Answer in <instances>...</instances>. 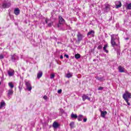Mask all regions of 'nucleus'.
<instances>
[{
    "mask_svg": "<svg viewBox=\"0 0 131 131\" xmlns=\"http://www.w3.org/2000/svg\"><path fill=\"white\" fill-rule=\"evenodd\" d=\"M117 38V35H111V43L112 47H114L115 46H117V49H115V51L117 52V54L118 56L120 55V47H119V45H117L116 42H115V39Z\"/></svg>",
    "mask_w": 131,
    "mask_h": 131,
    "instance_id": "1",
    "label": "nucleus"
},
{
    "mask_svg": "<svg viewBox=\"0 0 131 131\" xmlns=\"http://www.w3.org/2000/svg\"><path fill=\"white\" fill-rule=\"evenodd\" d=\"M123 98L127 103L128 106H130V103L128 102V99L131 98V93L128 91H126L125 93L123 95Z\"/></svg>",
    "mask_w": 131,
    "mask_h": 131,
    "instance_id": "2",
    "label": "nucleus"
},
{
    "mask_svg": "<svg viewBox=\"0 0 131 131\" xmlns=\"http://www.w3.org/2000/svg\"><path fill=\"white\" fill-rule=\"evenodd\" d=\"M92 94H83L82 96V98L83 101H85V100H88V101H91V97Z\"/></svg>",
    "mask_w": 131,
    "mask_h": 131,
    "instance_id": "3",
    "label": "nucleus"
},
{
    "mask_svg": "<svg viewBox=\"0 0 131 131\" xmlns=\"http://www.w3.org/2000/svg\"><path fill=\"white\" fill-rule=\"evenodd\" d=\"M25 85L28 91H31V90H32V86H31V83H30V81H26Z\"/></svg>",
    "mask_w": 131,
    "mask_h": 131,
    "instance_id": "4",
    "label": "nucleus"
},
{
    "mask_svg": "<svg viewBox=\"0 0 131 131\" xmlns=\"http://www.w3.org/2000/svg\"><path fill=\"white\" fill-rule=\"evenodd\" d=\"M118 69L119 70V72H120L121 73H123L125 72V69L123 67H122L121 66H119L118 67Z\"/></svg>",
    "mask_w": 131,
    "mask_h": 131,
    "instance_id": "5",
    "label": "nucleus"
},
{
    "mask_svg": "<svg viewBox=\"0 0 131 131\" xmlns=\"http://www.w3.org/2000/svg\"><path fill=\"white\" fill-rule=\"evenodd\" d=\"M2 7H3V8H10V7H11V3H10V2L8 3H4L2 5Z\"/></svg>",
    "mask_w": 131,
    "mask_h": 131,
    "instance_id": "6",
    "label": "nucleus"
},
{
    "mask_svg": "<svg viewBox=\"0 0 131 131\" xmlns=\"http://www.w3.org/2000/svg\"><path fill=\"white\" fill-rule=\"evenodd\" d=\"M77 37H78V41H81V40H82V38L84 37V36H83L82 34H80V33H78L77 34Z\"/></svg>",
    "mask_w": 131,
    "mask_h": 131,
    "instance_id": "7",
    "label": "nucleus"
},
{
    "mask_svg": "<svg viewBox=\"0 0 131 131\" xmlns=\"http://www.w3.org/2000/svg\"><path fill=\"white\" fill-rule=\"evenodd\" d=\"M19 57L17 56L16 54H14L13 55L11 56V60L13 62H15L16 60H18Z\"/></svg>",
    "mask_w": 131,
    "mask_h": 131,
    "instance_id": "8",
    "label": "nucleus"
},
{
    "mask_svg": "<svg viewBox=\"0 0 131 131\" xmlns=\"http://www.w3.org/2000/svg\"><path fill=\"white\" fill-rule=\"evenodd\" d=\"M8 74L9 76H13L14 74H15V71L10 69L9 71H8Z\"/></svg>",
    "mask_w": 131,
    "mask_h": 131,
    "instance_id": "9",
    "label": "nucleus"
},
{
    "mask_svg": "<svg viewBox=\"0 0 131 131\" xmlns=\"http://www.w3.org/2000/svg\"><path fill=\"white\" fill-rule=\"evenodd\" d=\"M99 111L101 113V116L102 117V118H105V117H106V115H107V112H103L102 110H100Z\"/></svg>",
    "mask_w": 131,
    "mask_h": 131,
    "instance_id": "10",
    "label": "nucleus"
},
{
    "mask_svg": "<svg viewBox=\"0 0 131 131\" xmlns=\"http://www.w3.org/2000/svg\"><path fill=\"white\" fill-rule=\"evenodd\" d=\"M116 8L118 9L121 8V2L120 1H117L115 2Z\"/></svg>",
    "mask_w": 131,
    "mask_h": 131,
    "instance_id": "11",
    "label": "nucleus"
},
{
    "mask_svg": "<svg viewBox=\"0 0 131 131\" xmlns=\"http://www.w3.org/2000/svg\"><path fill=\"white\" fill-rule=\"evenodd\" d=\"M104 11L105 12H109L110 11V5L107 3L105 4Z\"/></svg>",
    "mask_w": 131,
    "mask_h": 131,
    "instance_id": "12",
    "label": "nucleus"
},
{
    "mask_svg": "<svg viewBox=\"0 0 131 131\" xmlns=\"http://www.w3.org/2000/svg\"><path fill=\"white\" fill-rule=\"evenodd\" d=\"M65 23V20L62 17V16H59V24H64Z\"/></svg>",
    "mask_w": 131,
    "mask_h": 131,
    "instance_id": "13",
    "label": "nucleus"
},
{
    "mask_svg": "<svg viewBox=\"0 0 131 131\" xmlns=\"http://www.w3.org/2000/svg\"><path fill=\"white\" fill-rule=\"evenodd\" d=\"M90 35H91L92 37H94V36H95V31H94V30L89 31L87 34V36H90Z\"/></svg>",
    "mask_w": 131,
    "mask_h": 131,
    "instance_id": "14",
    "label": "nucleus"
},
{
    "mask_svg": "<svg viewBox=\"0 0 131 131\" xmlns=\"http://www.w3.org/2000/svg\"><path fill=\"white\" fill-rule=\"evenodd\" d=\"M5 106H6V102H5V101L2 100L0 103V109H3Z\"/></svg>",
    "mask_w": 131,
    "mask_h": 131,
    "instance_id": "15",
    "label": "nucleus"
},
{
    "mask_svg": "<svg viewBox=\"0 0 131 131\" xmlns=\"http://www.w3.org/2000/svg\"><path fill=\"white\" fill-rule=\"evenodd\" d=\"M59 126L60 125L57 122H54L52 125V126L53 127H54V128H58V127H59Z\"/></svg>",
    "mask_w": 131,
    "mask_h": 131,
    "instance_id": "16",
    "label": "nucleus"
},
{
    "mask_svg": "<svg viewBox=\"0 0 131 131\" xmlns=\"http://www.w3.org/2000/svg\"><path fill=\"white\" fill-rule=\"evenodd\" d=\"M14 14H15V15L16 16H18V15L20 14V9H19L18 8H15L14 11Z\"/></svg>",
    "mask_w": 131,
    "mask_h": 131,
    "instance_id": "17",
    "label": "nucleus"
},
{
    "mask_svg": "<svg viewBox=\"0 0 131 131\" xmlns=\"http://www.w3.org/2000/svg\"><path fill=\"white\" fill-rule=\"evenodd\" d=\"M13 94H14V91H13V89H10L8 90L7 96L8 97H11V96L13 95Z\"/></svg>",
    "mask_w": 131,
    "mask_h": 131,
    "instance_id": "18",
    "label": "nucleus"
},
{
    "mask_svg": "<svg viewBox=\"0 0 131 131\" xmlns=\"http://www.w3.org/2000/svg\"><path fill=\"white\" fill-rule=\"evenodd\" d=\"M95 78H96V79L99 81H104V80H105V78H104V77H99L98 76H96Z\"/></svg>",
    "mask_w": 131,
    "mask_h": 131,
    "instance_id": "19",
    "label": "nucleus"
},
{
    "mask_svg": "<svg viewBox=\"0 0 131 131\" xmlns=\"http://www.w3.org/2000/svg\"><path fill=\"white\" fill-rule=\"evenodd\" d=\"M41 76H42V72L41 71H39L37 73V79H39V78H40Z\"/></svg>",
    "mask_w": 131,
    "mask_h": 131,
    "instance_id": "20",
    "label": "nucleus"
},
{
    "mask_svg": "<svg viewBox=\"0 0 131 131\" xmlns=\"http://www.w3.org/2000/svg\"><path fill=\"white\" fill-rule=\"evenodd\" d=\"M107 48H108V45H104L103 47V50L105 52V53H109V51L107 50Z\"/></svg>",
    "mask_w": 131,
    "mask_h": 131,
    "instance_id": "21",
    "label": "nucleus"
},
{
    "mask_svg": "<svg viewBox=\"0 0 131 131\" xmlns=\"http://www.w3.org/2000/svg\"><path fill=\"white\" fill-rule=\"evenodd\" d=\"M82 118H83V116L79 115L78 117V121H81V120H82Z\"/></svg>",
    "mask_w": 131,
    "mask_h": 131,
    "instance_id": "22",
    "label": "nucleus"
},
{
    "mask_svg": "<svg viewBox=\"0 0 131 131\" xmlns=\"http://www.w3.org/2000/svg\"><path fill=\"white\" fill-rule=\"evenodd\" d=\"M71 118H75V119H76V118H77V115L72 113L71 114Z\"/></svg>",
    "mask_w": 131,
    "mask_h": 131,
    "instance_id": "23",
    "label": "nucleus"
},
{
    "mask_svg": "<svg viewBox=\"0 0 131 131\" xmlns=\"http://www.w3.org/2000/svg\"><path fill=\"white\" fill-rule=\"evenodd\" d=\"M66 77L68 78H70V77H72V73H68L66 75Z\"/></svg>",
    "mask_w": 131,
    "mask_h": 131,
    "instance_id": "24",
    "label": "nucleus"
},
{
    "mask_svg": "<svg viewBox=\"0 0 131 131\" xmlns=\"http://www.w3.org/2000/svg\"><path fill=\"white\" fill-rule=\"evenodd\" d=\"M75 58H76L77 59H79V58H80V54H75Z\"/></svg>",
    "mask_w": 131,
    "mask_h": 131,
    "instance_id": "25",
    "label": "nucleus"
},
{
    "mask_svg": "<svg viewBox=\"0 0 131 131\" xmlns=\"http://www.w3.org/2000/svg\"><path fill=\"white\" fill-rule=\"evenodd\" d=\"M8 85L9 86H10V88H11V89H13V88H14V85L12 82H9L8 83Z\"/></svg>",
    "mask_w": 131,
    "mask_h": 131,
    "instance_id": "26",
    "label": "nucleus"
},
{
    "mask_svg": "<svg viewBox=\"0 0 131 131\" xmlns=\"http://www.w3.org/2000/svg\"><path fill=\"white\" fill-rule=\"evenodd\" d=\"M70 126L71 128H73V127H74V122H72L71 123H70Z\"/></svg>",
    "mask_w": 131,
    "mask_h": 131,
    "instance_id": "27",
    "label": "nucleus"
},
{
    "mask_svg": "<svg viewBox=\"0 0 131 131\" xmlns=\"http://www.w3.org/2000/svg\"><path fill=\"white\" fill-rule=\"evenodd\" d=\"M127 9H128V10H131V3L127 5Z\"/></svg>",
    "mask_w": 131,
    "mask_h": 131,
    "instance_id": "28",
    "label": "nucleus"
},
{
    "mask_svg": "<svg viewBox=\"0 0 131 131\" xmlns=\"http://www.w3.org/2000/svg\"><path fill=\"white\" fill-rule=\"evenodd\" d=\"M55 77V74L54 73H52L50 75V78L51 79H53Z\"/></svg>",
    "mask_w": 131,
    "mask_h": 131,
    "instance_id": "29",
    "label": "nucleus"
},
{
    "mask_svg": "<svg viewBox=\"0 0 131 131\" xmlns=\"http://www.w3.org/2000/svg\"><path fill=\"white\" fill-rule=\"evenodd\" d=\"M98 50H101V49H103V46L102 45H99L98 48Z\"/></svg>",
    "mask_w": 131,
    "mask_h": 131,
    "instance_id": "30",
    "label": "nucleus"
},
{
    "mask_svg": "<svg viewBox=\"0 0 131 131\" xmlns=\"http://www.w3.org/2000/svg\"><path fill=\"white\" fill-rule=\"evenodd\" d=\"M104 89V88L103 87H101V86H100L98 90V91H103V90Z\"/></svg>",
    "mask_w": 131,
    "mask_h": 131,
    "instance_id": "31",
    "label": "nucleus"
},
{
    "mask_svg": "<svg viewBox=\"0 0 131 131\" xmlns=\"http://www.w3.org/2000/svg\"><path fill=\"white\" fill-rule=\"evenodd\" d=\"M4 57L3 54H0V59H4Z\"/></svg>",
    "mask_w": 131,
    "mask_h": 131,
    "instance_id": "32",
    "label": "nucleus"
},
{
    "mask_svg": "<svg viewBox=\"0 0 131 131\" xmlns=\"http://www.w3.org/2000/svg\"><path fill=\"white\" fill-rule=\"evenodd\" d=\"M52 24H53V22L49 23L48 26H49V27H51V26H52Z\"/></svg>",
    "mask_w": 131,
    "mask_h": 131,
    "instance_id": "33",
    "label": "nucleus"
},
{
    "mask_svg": "<svg viewBox=\"0 0 131 131\" xmlns=\"http://www.w3.org/2000/svg\"><path fill=\"white\" fill-rule=\"evenodd\" d=\"M43 99H44V100H47L48 99V96H44L43 97Z\"/></svg>",
    "mask_w": 131,
    "mask_h": 131,
    "instance_id": "34",
    "label": "nucleus"
},
{
    "mask_svg": "<svg viewBox=\"0 0 131 131\" xmlns=\"http://www.w3.org/2000/svg\"><path fill=\"white\" fill-rule=\"evenodd\" d=\"M57 93L58 94H61V93H62V90L60 89L58 90Z\"/></svg>",
    "mask_w": 131,
    "mask_h": 131,
    "instance_id": "35",
    "label": "nucleus"
},
{
    "mask_svg": "<svg viewBox=\"0 0 131 131\" xmlns=\"http://www.w3.org/2000/svg\"><path fill=\"white\" fill-rule=\"evenodd\" d=\"M64 57H66L67 59H68V58H69V56L67 54H65Z\"/></svg>",
    "mask_w": 131,
    "mask_h": 131,
    "instance_id": "36",
    "label": "nucleus"
},
{
    "mask_svg": "<svg viewBox=\"0 0 131 131\" xmlns=\"http://www.w3.org/2000/svg\"><path fill=\"white\" fill-rule=\"evenodd\" d=\"M45 21H46V23L48 24L49 20V19L47 18Z\"/></svg>",
    "mask_w": 131,
    "mask_h": 131,
    "instance_id": "37",
    "label": "nucleus"
},
{
    "mask_svg": "<svg viewBox=\"0 0 131 131\" xmlns=\"http://www.w3.org/2000/svg\"><path fill=\"white\" fill-rule=\"evenodd\" d=\"M86 120H88V119L84 118V119H83L84 122H86Z\"/></svg>",
    "mask_w": 131,
    "mask_h": 131,
    "instance_id": "38",
    "label": "nucleus"
},
{
    "mask_svg": "<svg viewBox=\"0 0 131 131\" xmlns=\"http://www.w3.org/2000/svg\"><path fill=\"white\" fill-rule=\"evenodd\" d=\"M60 111H61L62 113H63V112H64V110H63L62 109H60Z\"/></svg>",
    "mask_w": 131,
    "mask_h": 131,
    "instance_id": "39",
    "label": "nucleus"
},
{
    "mask_svg": "<svg viewBox=\"0 0 131 131\" xmlns=\"http://www.w3.org/2000/svg\"><path fill=\"white\" fill-rule=\"evenodd\" d=\"M60 59H63V55L60 56Z\"/></svg>",
    "mask_w": 131,
    "mask_h": 131,
    "instance_id": "40",
    "label": "nucleus"
},
{
    "mask_svg": "<svg viewBox=\"0 0 131 131\" xmlns=\"http://www.w3.org/2000/svg\"><path fill=\"white\" fill-rule=\"evenodd\" d=\"M57 26H58V27H59V25H57Z\"/></svg>",
    "mask_w": 131,
    "mask_h": 131,
    "instance_id": "41",
    "label": "nucleus"
},
{
    "mask_svg": "<svg viewBox=\"0 0 131 131\" xmlns=\"http://www.w3.org/2000/svg\"><path fill=\"white\" fill-rule=\"evenodd\" d=\"M1 82H0V84H1Z\"/></svg>",
    "mask_w": 131,
    "mask_h": 131,
    "instance_id": "42",
    "label": "nucleus"
}]
</instances>
